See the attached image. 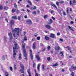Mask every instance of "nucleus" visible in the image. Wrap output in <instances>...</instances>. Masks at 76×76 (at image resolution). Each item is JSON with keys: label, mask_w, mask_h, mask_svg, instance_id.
<instances>
[{"label": "nucleus", "mask_w": 76, "mask_h": 76, "mask_svg": "<svg viewBox=\"0 0 76 76\" xmlns=\"http://www.w3.org/2000/svg\"><path fill=\"white\" fill-rule=\"evenodd\" d=\"M55 50H60V47L59 46H58L57 47H56L55 48Z\"/></svg>", "instance_id": "obj_14"}, {"label": "nucleus", "mask_w": 76, "mask_h": 76, "mask_svg": "<svg viewBox=\"0 0 76 76\" xmlns=\"http://www.w3.org/2000/svg\"><path fill=\"white\" fill-rule=\"evenodd\" d=\"M67 49L68 50H72V48H71L69 46H67Z\"/></svg>", "instance_id": "obj_23"}, {"label": "nucleus", "mask_w": 76, "mask_h": 76, "mask_svg": "<svg viewBox=\"0 0 76 76\" xmlns=\"http://www.w3.org/2000/svg\"><path fill=\"white\" fill-rule=\"evenodd\" d=\"M18 20H20V16H18Z\"/></svg>", "instance_id": "obj_35"}, {"label": "nucleus", "mask_w": 76, "mask_h": 76, "mask_svg": "<svg viewBox=\"0 0 76 76\" xmlns=\"http://www.w3.org/2000/svg\"><path fill=\"white\" fill-rule=\"evenodd\" d=\"M45 39L46 40H49L50 39V38L48 36H45Z\"/></svg>", "instance_id": "obj_17"}, {"label": "nucleus", "mask_w": 76, "mask_h": 76, "mask_svg": "<svg viewBox=\"0 0 76 76\" xmlns=\"http://www.w3.org/2000/svg\"><path fill=\"white\" fill-rule=\"evenodd\" d=\"M27 23L29 24V25H31V24H32V21L30 20H28L27 21Z\"/></svg>", "instance_id": "obj_9"}, {"label": "nucleus", "mask_w": 76, "mask_h": 76, "mask_svg": "<svg viewBox=\"0 0 76 76\" xmlns=\"http://www.w3.org/2000/svg\"><path fill=\"white\" fill-rule=\"evenodd\" d=\"M42 70H45V68H44V65H42Z\"/></svg>", "instance_id": "obj_36"}, {"label": "nucleus", "mask_w": 76, "mask_h": 76, "mask_svg": "<svg viewBox=\"0 0 76 76\" xmlns=\"http://www.w3.org/2000/svg\"><path fill=\"white\" fill-rule=\"evenodd\" d=\"M33 66L34 67H35V63L34 62L33 63Z\"/></svg>", "instance_id": "obj_59"}, {"label": "nucleus", "mask_w": 76, "mask_h": 76, "mask_svg": "<svg viewBox=\"0 0 76 76\" xmlns=\"http://www.w3.org/2000/svg\"><path fill=\"white\" fill-rule=\"evenodd\" d=\"M53 23V20L51 19H50V20H49V22L48 23V24H51Z\"/></svg>", "instance_id": "obj_11"}, {"label": "nucleus", "mask_w": 76, "mask_h": 76, "mask_svg": "<svg viewBox=\"0 0 76 76\" xmlns=\"http://www.w3.org/2000/svg\"><path fill=\"white\" fill-rule=\"evenodd\" d=\"M22 48L23 49V54H24V57H26L25 60H27L28 59V58H27V54L26 53V49H25V43H24V42H22Z\"/></svg>", "instance_id": "obj_3"}, {"label": "nucleus", "mask_w": 76, "mask_h": 76, "mask_svg": "<svg viewBox=\"0 0 76 76\" xmlns=\"http://www.w3.org/2000/svg\"><path fill=\"white\" fill-rule=\"evenodd\" d=\"M28 3H30V5H32V3H31V2L29 0L28 1Z\"/></svg>", "instance_id": "obj_33"}, {"label": "nucleus", "mask_w": 76, "mask_h": 76, "mask_svg": "<svg viewBox=\"0 0 76 76\" xmlns=\"http://www.w3.org/2000/svg\"><path fill=\"white\" fill-rule=\"evenodd\" d=\"M35 44L36 43L35 42L34 43L33 45V50H35V49L36 47H35Z\"/></svg>", "instance_id": "obj_12"}, {"label": "nucleus", "mask_w": 76, "mask_h": 76, "mask_svg": "<svg viewBox=\"0 0 76 76\" xmlns=\"http://www.w3.org/2000/svg\"><path fill=\"white\" fill-rule=\"evenodd\" d=\"M29 51L30 52V55L31 59V60H33V55H32V50L31 49H30V50Z\"/></svg>", "instance_id": "obj_6"}, {"label": "nucleus", "mask_w": 76, "mask_h": 76, "mask_svg": "<svg viewBox=\"0 0 76 76\" xmlns=\"http://www.w3.org/2000/svg\"><path fill=\"white\" fill-rule=\"evenodd\" d=\"M34 10H35V9H36V8H37V7L35 6H34Z\"/></svg>", "instance_id": "obj_52"}, {"label": "nucleus", "mask_w": 76, "mask_h": 76, "mask_svg": "<svg viewBox=\"0 0 76 76\" xmlns=\"http://www.w3.org/2000/svg\"><path fill=\"white\" fill-rule=\"evenodd\" d=\"M45 51V48H44V49H42V52H43V51Z\"/></svg>", "instance_id": "obj_49"}, {"label": "nucleus", "mask_w": 76, "mask_h": 76, "mask_svg": "<svg viewBox=\"0 0 76 76\" xmlns=\"http://www.w3.org/2000/svg\"><path fill=\"white\" fill-rule=\"evenodd\" d=\"M12 19H16V20L18 19V18H17V17H16V16H12Z\"/></svg>", "instance_id": "obj_21"}, {"label": "nucleus", "mask_w": 76, "mask_h": 76, "mask_svg": "<svg viewBox=\"0 0 76 76\" xmlns=\"http://www.w3.org/2000/svg\"><path fill=\"white\" fill-rule=\"evenodd\" d=\"M36 58L39 61L41 60V58H40L39 55H36Z\"/></svg>", "instance_id": "obj_10"}, {"label": "nucleus", "mask_w": 76, "mask_h": 76, "mask_svg": "<svg viewBox=\"0 0 76 76\" xmlns=\"http://www.w3.org/2000/svg\"><path fill=\"white\" fill-rule=\"evenodd\" d=\"M51 6H53L56 9H57V7H56V5H55V4H52L51 5Z\"/></svg>", "instance_id": "obj_26"}, {"label": "nucleus", "mask_w": 76, "mask_h": 76, "mask_svg": "<svg viewBox=\"0 0 76 76\" xmlns=\"http://www.w3.org/2000/svg\"><path fill=\"white\" fill-rule=\"evenodd\" d=\"M45 26L46 28H47V29H50V31H52V30H53V28H52V27H51L50 25L48 24L46 25Z\"/></svg>", "instance_id": "obj_4"}, {"label": "nucleus", "mask_w": 76, "mask_h": 76, "mask_svg": "<svg viewBox=\"0 0 76 76\" xmlns=\"http://www.w3.org/2000/svg\"><path fill=\"white\" fill-rule=\"evenodd\" d=\"M75 73H74V72H72V73H71V75L72 76H75V75H74Z\"/></svg>", "instance_id": "obj_39"}, {"label": "nucleus", "mask_w": 76, "mask_h": 76, "mask_svg": "<svg viewBox=\"0 0 76 76\" xmlns=\"http://www.w3.org/2000/svg\"><path fill=\"white\" fill-rule=\"evenodd\" d=\"M33 14L34 15H35L36 14V12L35 11L33 12Z\"/></svg>", "instance_id": "obj_44"}, {"label": "nucleus", "mask_w": 76, "mask_h": 76, "mask_svg": "<svg viewBox=\"0 0 76 76\" xmlns=\"http://www.w3.org/2000/svg\"><path fill=\"white\" fill-rule=\"evenodd\" d=\"M45 33H47V34H49V32L48 31H45Z\"/></svg>", "instance_id": "obj_42"}, {"label": "nucleus", "mask_w": 76, "mask_h": 76, "mask_svg": "<svg viewBox=\"0 0 76 76\" xmlns=\"http://www.w3.org/2000/svg\"><path fill=\"white\" fill-rule=\"evenodd\" d=\"M6 7H4V9L5 10H6Z\"/></svg>", "instance_id": "obj_56"}, {"label": "nucleus", "mask_w": 76, "mask_h": 76, "mask_svg": "<svg viewBox=\"0 0 76 76\" xmlns=\"http://www.w3.org/2000/svg\"><path fill=\"white\" fill-rule=\"evenodd\" d=\"M64 71H65V70L64 69H62V72H64Z\"/></svg>", "instance_id": "obj_60"}, {"label": "nucleus", "mask_w": 76, "mask_h": 76, "mask_svg": "<svg viewBox=\"0 0 76 76\" xmlns=\"http://www.w3.org/2000/svg\"><path fill=\"white\" fill-rule=\"evenodd\" d=\"M31 9H32V10H34V7H31Z\"/></svg>", "instance_id": "obj_62"}, {"label": "nucleus", "mask_w": 76, "mask_h": 76, "mask_svg": "<svg viewBox=\"0 0 76 76\" xmlns=\"http://www.w3.org/2000/svg\"><path fill=\"white\" fill-rule=\"evenodd\" d=\"M58 66V64L57 63H56L53 65V67H56V66Z\"/></svg>", "instance_id": "obj_25"}, {"label": "nucleus", "mask_w": 76, "mask_h": 76, "mask_svg": "<svg viewBox=\"0 0 76 76\" xmlns=\"http://www.w3.org/2000/svg\"><path fill=\"white\" fill-rule=\"evenodd\" d=\"M4 41L6 42L7 41V37L4 36Z\"/></svg>", "instance_id": "obj_30"}, {"label": "nucleus", "mask_w": 76, "mask_h": 76, "mask_svg": "<svg viewBox=\"0 0 76 76\" xmlns=\"http://www.w3.org/2000/svg\"><path fill=\"white\" fill-rule=\"evenodd\" d=\"M14 7H15V8L17 7V5H16V4L15 3L14 4Z\"/></svg>", "instance_id": "obj_41"}, {"label": "nucleus", "mask_w": 76, "mask_h": 76, "mask_svg": "<svg viewBox=\"0 0 76 76\" xmlns=\"http://www.w3.org/2000/svg\"><path fill=\"white\" fill-rule=\"evenodd\" d=\"M73 3H76V1L75 0H74L73 1Z\"/></svg>", "instance_id": "obj_48"}, {"label": "nucleus", "mask_w": 76, "mask_h": 76, "mask_svg": "<svg viewBox=\"0 0 76 76\" xmlns=\"http://www.w3.org/2000/svg\"><path fill=\"white\" fill-rule=\"evenodd\" d=\"M27 40V37H26V36H25L24 37V38L23 39V41H26Z\"/></svg>", "instance_id": "obj_28"}, {"label": "nucleus", "mask_w": 76, "mask_h": 76, "mask_svg": "<svg viewBox=\"0 0 76 76\" xmlns=\"http://www.w3.org/2000/svg\"><path fill=\"white\" fill-rule=\"evenodd\" d=\"M21 56H22V55L21 54V53H20L19 57V60H20V59H21V58H22V57H21Z\"/></svg>", "instance_id": "obj_19"}, {"label": "nucleus", "mask_w": 76, "mask_h": 76, "mask_svg": "<svg viewBox=\"0 0 76 76\" xmlns=\"http://www.w3.org/2000/svg\"><path fill=\"white\" fill-rule=\"evenodd\" d=\"M8 35L9 36L10 39H12L13 37H12V35L11 33H8Z\"/></svg>", "instance_id": "obj_7"}, {"label": "nucleus", "mask_w": 76, "mask_h": 76, "mask_svg": "<svg viewBox=\"0 0 76 76\" xmlns=\"http://www.w3.org/2000/svg\"><path fill=\"white\" fill-rule=\"evenodd\" d=\"M16 12L18 14L19 13V10H17Z\"/></svg>", "instance_id": "obj_51"}, {"label": "nucleus", "mask_w": 76, "mask_h": 76, "mask_svg": "<svg viewBox=\"0 0 76 76\" xmlns=\"http://www.w3.org/2000/svg\"><path fill=\"white\" fill-rule=\"evenodd\" d=\"M34 71L35 72V76H38V73H37V71H36V69H34Z\"/></svg>", "instance_id": "obj_22"}, {"label": "nucleus", "mask_w": 76, "mask_h": 76, "mask_svg": "<svg viewBox=\"0 0 76 76\" xmlns=\"http://www.w3.org/2000/svg\"><path fill=\"white\" fill-rule=\"evenodd\" d=\"M69 28L71 30V31H73V27H71L70 26H68Z\"/></svg>", "instance_id": "obj_18"}, {"label": "nucleus", "mask_w": 76, "mask_h": 76, "mask_svg": "<svg viewBox=\"0 0 76 76\" xmlns=\"http://www.w3.org/2000/svg\"><path fill=\"white\" fill-rule=\"evenodd\" d=\"M37 39V40H39L40 39V37H38Z\"/></svg>", "instance_id": "obj_45"}, {"label": "nucleus", "mask_w": 76, "mask_h": 76, "mask_svg": "<svg viewBox=\"0 0 76 76\" xmlns=\"http://www.w3.org/2000/svg\"><path fill=\"white\" fill-rule=\"evenodd\" d=\"M60 35V33L58 32V33H57V35Z\"/></svg>", "instance_id": "obj_53"}, {"label": "nucleus", "mask_w": 76, "mask_h": 76, "mask_svg": "<svg viewBox=\"0 0 76 76\" xmlns=\"http://www.w3.org/2000/svg\"><path fill=\"white\" fill-rule=\"evenodd\" d=\"M10 23L11 24V26H12V24H14V21L13 20H11L10 22Z\"/></svg>", "instance_id": "obj_15"}, {"label": "nucleus", "mask_w": 76, "mask_h": 76, "mask_svg": "<svg viewBox=\"0 0 76 76\" xmlns=\"http://www.w3.org/2000/svg\"><path fill=\"white\" fill-rule=\"evenodd\" d=\"M70 12H72V8H70Z\"/></svg>", "instance_id": "obj_58"}, {"label": "nucleus", "mask_w": 76, "mask_h": 76, "mask_svg": "<svg viewBox=\"0 0 76 76\" xmlns=\"http://www.w3.org/2000/svg\"><path fill=\"white\" fill-rule=\"evenodd\" d=\"M27 15H25L24 16V18H25V19H26V18H27Z\"/></svg>", "instance_id": "obj_55"}, {"label": "nucleus", "mask_w": 76, "mask_h": 76, "mask_svg": "<svg viewBox=\"0 0 76 76\" xmlns=\"http://www.w3.org/2000/svg\"><path fill=\"white\" fill-rule=\"evenodd\" d=\"M64 3V2L63 1H61V3Z\"/></svg>", "instance_id": "obj_63"}, {"label": "nucleus", "mask_w": 76, "mask_h": 76, "mask_svg": "<svg viewBox=\"0 0 76 76\" xmlns=\"http://www.w3.org/2000/svg\"><path fill=\"white\" fill-rule=\"evenodd\" d=\"M71 24H73L74 23V22L73 21H71L70 22Z\"/></svg>", "instance_id": "obj_46"}, {"label": "nucleus", "mask_w": 76, "mask_h": 76, "mask_svg": "<svg viewBox=\"0 0 76 76\" xmlns=\"http://www.w3.org/2000/svg\"><path fill=\"white\" fill-rule=\"evenodd\" d=\"M16 12V9L13 8L12 11V13H14V12Z\"/></svg>", "instance_id": "obj_20"}, {"label": "nucleus", "mask_w": 76, "mask_h": 76, "mask_svg": "<svg viewBox=\"0 0 76 76\" xmlns=\"http://www.w3.org/2000/svg\"><path fill=\"white\" fill-rule=\"evenodd\" d=\"M52 18L53 19V20H55V19L54 18H53V17H52Z\"/></svg>", "instance_id": "obj_57"}, {"label": "nucleus", "mask_w": 76, "mask_h": 76, "mask_svg": "<svg viewBox=\"0 0 76 76\" xmlns=\"http://www.w3.org/2000/svg\"><path fill=\"white\" fill-rule=\"evenodd\" d=\"M50 59H51V58L50 57H48L47 58V60L48 61H50Z\"/></svg>", "instance_id": "obj_40"}, {"label": "nucleus", "mask_w": 76, "mask_h": 76, "mask_svg": "<svg viewBox=\"0 0 76 76\" xmlns=\"http://www.w3.org/2000/svg\"><path fill=\"white\" fill-rule=\"evenodd\" d=\"M47 48L48 50H50V49H51V47H50V46H48L47 47Z\"/></svg>", "instance_id": "obj_37"}, {"label": "nucleus", "mask_w": 76, "mask_h": 76, "mask_svg": "<svg viewBox=\"0 0 76 76\" xmlns=\"http://www.w3.org/2000/svg\"><path fill=\"white\" fill-rule=\"evenodd\" d=\"M10 70H11V71H12L13 70V68H12V67H10Z\"/></svg>", "instance_id": "obj_50"}, {"label": "nucleus", "mask_w": 76, "mask_h": 76, "mask_svg": "<svg viewBox=\"0 0 76 76\" xmlns=\"http://www.w3.org/2000/svg\"><path fill=\"white\" fill-rule=\"evenodd\" d=\"M54 10H51L50 11V13H54Z\"/></svg>", "instance_id": "obj_47"}, {"label": "nucleus", "mask_w": 76, "mask_h": 76, "mask_svg": "<svg viewBox=\"0 0 76 76\" xmlns=\"http://www.w3.org/2000/svg\"><path fill=\"white\" fill-rule=\"evenodd\" d=\"M29 70H30V69H28L27 70V72L28 73V76H31V74L29 72Z\"/></svg>", "instance_id": "obj_13"}, {"label": "nucleus", "mask_w": 76, "mask_h": 76, "mask_svg": "<svg viewBox=\"0 0 76 76\" xmlns=\"http://www.w3.org/2000/svg\"><path fill=\"white\" fill-rule=\"evenodd\" d=\"M60 40L61 41H63V39H60Z\"/></svg>", "instance_id": "obj_64"}, {"label": "nucleus", "mask_w": 76, "mask_h": 76, "mask_svg": "<svg viewBox=\"0 0 76 76\" xmlns=\"http://www.w3.org/2000/svg\"><path fill=\"white\" fill-rule=\"evenodd\" d=\"M40 65H41V64H38V66H37V69L39 70V67H40Z\"/></svg>", "instance_id": "obj_16"}, {"label": "nucleus", "mask_w": 76, "mask_h": 76, "mask_svg": "<svg viewBox=\"0 0 76 76\" xmlns=\"http://www.w3.org/2000/svg\"><path fill=\"white\" fill-rule=\"evenodd\" d=\"M6 56H3L2 58V60H5V57Z\"/></svg>", "instance_id": "obj_24"}, {"label": "nucleus", "mask_w": 76, "mask_h": 76, "mask_svg": "<svg viewBox=\"0 0 76 76\" xmlns=\"http://www.w3.org/2000/svg\"><path fill=\"white\" fill-rule=\"evenodd\" d=\"M20 66L21 68L20 71L22 73H24V71H23V70H24V66L22 64H20Z\"/></svg>", "instance_id": "obj_5"}, {"label": "nucleus", "mask_w": 76, "mask_h": 76, "mask_svg": "<svg viewBox=\"0 0 76 76\" xmlns=\"http://www.w3.org/2000/svg\"><path fill=\"white\" fill-rule=\"evenodd\" d=\"M12 32L13 33V36L14 37H15L16 34L17 36L19 35L20 31H19V28H15L14 30L12 29Z\"/></svg>", "instance_id": "obj_2"}, {"label": "nucleus", "mask_w": 76, "mask_h": 76, "mask_svg": "<svg viewBox=\"0 0 76 76\" xmlns=\"http://www.w3.org/2000/svg\"><path fill=\"white\" fill-rule=\"evenodd\" d=\"M14 70H16V69H17V68H16V67L15 65H14Z\"/></svg>", "instance_id": "obj_38"}, {"label": "nucleus", "mask_w": 76, "mask_h": 76, "mask_svg": "<svg viewBox=\"0 0 76 76\" xmlns=\"http://www.w3.org/2000/svg\"><path fill=\"white\" fill-rule=\"evenodd\" d=\"M63 15H66V13L64 12H63Z\"/></svg>", "instance_id": "obj_61"}, {"label": "nucleus", "mask_w": 76, "mask_h": 76, "mask_svg": "<svg viewBox=\"0 0 76 76\" xmlns=\"http://www.w3.org/2000/svg\"><path fill=\"white\" fill-rule=\"evenodd\" d=\"M5 76H9V74L7 73V72H5Z\"/></svg>", "instance_id": "obj_32"}, {"label": "nucleus", "mask_w": 76, "mask_h": 76, "mask_svg": "<svg viewBox=\"0 0 76 76\" xmlns=\"http://www.w3.org/2000/svg\"><path fill=\"white\" fill-rule=\"evenodd\" d=\"M14 45L13 46V52L14 53L13 54V58H15V56H16V49H18L19 48V46L18 45L17 43L15 42H13Z\"/></svg>", "instance_id": "obj_1"}, {"label": "nucleus", "mask_w": 76, "mask_h": 76, "mask_svg": "<svg viewBox=\"0 0 76 76\" xmlns=\"http://www.w3.org/2000/svg\"><path fill=\"white\" fill-rule=\"evenodd\" d=\"M48 17V16L47 15H45L44 17V19H46V18H47Z\"/></svg>", "instance_id": "obj_29"}, {"label": "nucleus", "mask_w": 76, "mask_h": 76, "mask_svg": "<svg viewBox=\"0 0 76 76\" xmlns=\"http://www.w3.org/2000/svg\"><path fill=\"white\" fill-rule=\"evenodd\" d=\"M70 6L72 5V1L71 0L70 1Z\"/></svg>", "instance_id": "obj_54"}, {"label": "nucleus", "mask_w": 76, "mask_h": 76, "mask_svg": "<svg viewBox=\"0 0 76 76\" xmlns=\"http://www.w3.org/2000/svg\"><path fill=\"white\" fill-rule=\"evenodd\" d=\"M60 56H63V53L62 52H60Z\"/></svg>", "instance_id": "obj_31"}, {"label": "nucleus", "mask_w": 76, "mask_h": 76, "mask_svg": "<svg viewBox=\"0 0 76 76\" xmlns=\"http://www.w3.org/2000/svg\"><path fill=\"white\" fill-rule=\"evenodd\" d=\"M56 4H57V6H59V4H58V2H56Z\"/></svg>", "instance_id": "obj_43"}, {"label": "nucleus", "mask_w": 76, "mask_h": 76, "mask_svg": "<svg viewBox=\"0 0 76 76\" xmlns=\"http://www.w3.org/2000/svg\"><path fill=\"white\" fill-rule=\"evenodd\" d=\"M67 11L66 12L67 13H69V7H68L67 8Z\"/></svg>", "instance_id": "obj_27"}, {"label": "nucleus", "mask_w": 76, "mask_h": 76, "mask_svg": "<svg viewBox=\"0 0 76 76\" xmlns=\"http://www.w3.org/2000/svg\"><path fill=\"white\" fill-rule=\"evenodd\" d=\"M3 9V7L2 6V5H0V10H2Z\"/></svg>", "instance_id": "obj_34"}, {"label": "nucleus", "mask_w": 76, "mask_h": 76, "mask_svg": "<svg viewBox=\"0 0 76 76\" xmlns=\"http://www.w3.org/2000/svg\"><path fill=\"white\" fill-rule=\"evenodd\" d=\"M55 36H56V35H55V34H50V37L51 38H54Z\"/></svg>", "instance_id": "obj_8"}]
</instances>
